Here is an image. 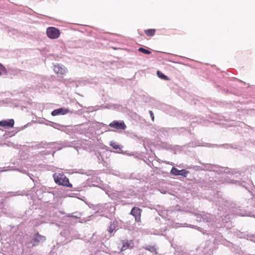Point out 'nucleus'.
<instances>
[{"label": "nucleus", "instance_id": "f3484780", "mask_svg": "<svg viewBox=\"0 0 255 255\" xmlns=\"http://www.w3.org/2000/svg\"><path fill=\"white\" fill-rule=\"evenodd\" d=\"M149 113L150 114V117L152 119V121H154V117L153 112L151 111H149Z\"/></svg>", "mask_w": 255, "mask_h": 255}, {"label": "nucleus", "instance_id": "9b49d317", "mask_svg": "<svg viewBox=\"0 0 255 255\" xmlns=\"http://www.w3.org/2000/svg\"><path fill=\"white\" fill-rule=\"evenodd\" d=\"M117 227V223L116 222H111L110 226L108 228V232L110 233H113Z\"/></svg>", "mask_w": 255, "mask_h": 255}, {"label": "nucleus", "instance_id": "423d86ee", "mask_svg": "<svg viewBox=\"0 0 255 255\" xmlns=\"http://www.w3.org/2000/svg\"><path fill=\"white\" fill-rule=\"evenodd\" d=\"M14 121L13 119L2 120L0 121V127L4 128H10L13 127Z\"/></svg>", "mask_w": 255, "mask_h": 255}, {"label": "nucleus", "instance_id": "4468645a", "mask_svg": "<svg viewBox=\"0 0 255 255\" xmlns=\"http://www.w3.org/2000/svg\"><path fill=\"white\" fill-rule=\"evenodd\" d=\"M157 76H158V77L159 78H161L162 79H163V80H169V79L167 77V76L165 75L164 74H163L162 72H161L159 71H157Z\"/></svg>", "mask_w": 255, "mask_h": 255}, {"label": "nucleus", "instance_id": "f8f14e48", "mask_svg": "<svg viewBox=\"0 0 255 255\" xmlns=\"http://www.w3.org/2000/svg\"><path fill=\"white\" fill-rule=\"evenodd\" d=\"M156 32L155 29H148L144 30V33L147 36H153Z\"/></svg>", "mask_w": 255, "mask_h": 255}, {"label": "nucleus", "instance_id": "dca6fc26", "mask_svg": "<svg viewBox=\"0 0 255 255\" xmlns=\"http://www.w3.org/2000/svg\"><path fill=\"white\" fill-rule=\"evenodd\" d=\"M110 145L113 147L114 149H118L119 148V145L117 144L116 142H112L110 143Z\"/></svg>", "mask_w": 255, "mask_h": 255}, {"label": "nucleus", "instance_id": "1a4fd4ad", "mask_svg": "<svg viewBox=\"0 0 255 255\" xmlns=\"http://www.w3.org/2000/svg\"><path fill=\"white\" fill-rule=\"evenodd\" d=\"M69 110L67 109L60 108L53 111L51 113V115L53 116H56L59 115H65L69 113Z\"/></svg>", "mask_w": 255, "mask_h": 255}, {"label": "nucleus", "instance_id": "6e6552de", "mask_svg": "<svg viewBox=\"0 0 255 255\" xmlns=\"http://www.w3.org/2000/svg\"><path fill=\"white\" fill-rule=\"evenodd\" d=\"M123 246L121 248V251L123 252L128 249H131L133 248L134 243L132 240L123 241Z\"/></svg>", "mask_w": 255, "mask_h": 255}, {"label": "nucleus", "instance_id": "9d476101", "mask_svg": "<svg viewBox=\"0 0 255 255\" xmlns=\"http://www.w3.org/2000/svg\"><path fill=\"white\" fill-rule=\"evenodd\" d=\"M188 173V171L184 169L179 170L175 167H172L171 170V173L174 175H182L184 177L186 176Z\"/></svg>", "mask_w": 255, "mask_h": 255}, {"label": "nucleus", "instance_id": "f257e3e1", "mask_svg": "<svg viewBox=\"0 0 255 255\" xmlns=\"http://www.w3.org/2000/svg\"><path fill=\"white\" fill-rule=\"evenodd\" d=\"M60 33V30L54 27H49L46 29L47 35L50 39L58 38Z\"/></svg>", "mask_w": 255, "mask_h": 255}, {"label": "nucleus", "instance_id": "f03ea898", "mask_svg": "<svg viewBox=\"0 0 255 255\" xmlns=\"http://www.w3.org/2000/svg\"><path fill=\"white\" fill-rule=\"evenodd\" d=\"M55 182L59 185H62L67 187H71L72 185L70 183L68 178L63 174L59 175L56 177H54Z\"/></svg>", "mask_w": 255, "mask_h": 255}, {"label": "nucleus", "instance_id": "6ab92c4d", "mask_svg": "<svg viewBox=\"0 0 255 255\" xmlns=\"http://www.w3.org/2000/svg\"><path fill=\"white\" fill-rule=\"evenodd\" d=\"M1 75V72H0V76Z\"/></svg>", "mask_w": 255, "mask_h": 255}, {"label": "nucleus", "instance_id": "39448f33", "mask_svg": "<svg viewBox=\"0 0 255 255\" xmlns=\"http://www.w3.org/2000/svg\"><path fill=\"white\" fill-rule=\"evenodd\" d=\"M141 209L137 207H133L130 212L135 218V220L137 222H140L141 220Z\"/></svg>", "mask_w": 255, "mask_h": 255}, {"label": "nucleus", "instance_id": "7ed1b4c3", "mask_svg": "<svg viewBox=\"0 0 255 255\" xmlns=\"http://www.w3.org/2000/svg\"><path fill=\"white\" fill-rule=\"evenodd\" d=\"M54 71L58 77H63L67 72V69L63 65H57L54 66Z\"/></svg>", "mask_w": 255, "mask_h": 255}, {"label": "nucleus", "instance_id": "ddd939ff", "mask_svg": "<svg viewBox=\"0 0 255 255\" xmlns=\"http://www.w3.org/2000/svg\"><path fill=\"white\" fill-rule=\"evenodd\" d=\"M144 249L146 250H147V251L151 252V253H154L156 255L158 254L157 249L154 246H148L144 247Z\"/></svg>", "mask_w": 255, "mask_h": 255}, {"label": "nucleus", "instance_id": "0eeeda50", "mask_svg": "<svg viewBox=\"0 0 255 255\" xmlns=\"http://www.w3.org/2000/svg\"><path fill=\"white\" fill-rule=\"evenodd\" d=\"M109 126L117 129H125L126 128V126L123 121L120 122L114 121L109 124Z\"/></svg>", "mask_w": 255, "mask_h": 255}, {"label": "nucleus", "instance_id": "a211bd4d", "mask_svg": "<svg viewBox=\"0 0 255 255\" xmlns=\"http://www.w3.org/2000/svg\"><path fill=\"white\" fill-rule=\"evenodd\" d=\"M0 69L4 72L6 71L5 68L1 63H0Z\"/></svg>", "mask_w": 255, "mask_h": 255}, {"label": "nucleus", "instance_id": "20e7f679", "mask_svg": "<svg viewBox=\"0 0 255 255\" xmlns=\"http://www.w3.org/2000/svg\"><path fill=\"white\" fill-rule=\"evenodd\" d=\"M46 240L44 236L39 235L38 233L34 234L32 241V247L37 246L40 242H43Z\"/></svg>", "mask_w": 255, "mask_h": 255}, {"label": "nucleus", "instance_id": "2eb2a0df", "mask_svg": "<svg viewBox=\"0 0 255 255\" xmlns=\"http://www.w3.org/2000/svg\"><path fill=\"white\" fill-rule=\"evenodd\" d=\"M138 50L139 52H140L142 53H144L145 54H147V55H149V54H151V53L150 51L145 49L142 47L139 48Z\"/></svg>", "mask_w": 255, "mask_h": 255}]
</instances>
